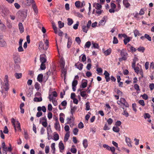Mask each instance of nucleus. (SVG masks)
I'll return each instance as SVG.
<instances>
[{
  "label": "nucleus",
  "instance_id": "nucleus-1",
  "mask_svg": "<svg viewBox=\"0 0 154 154\" xmlns=\"http://www.w3.org/2000/svg\"><path fill=\"white\" fill-rule=\"evenodd\" d=\"M27 10L24 9L22 11H19L17 14L20 16L22 19H24L27 16Z\"/></svg>",
  "mask_w": 154,
  "mask_h": 154
},
{
  "label": "nucleus",
  "instance_id": "nucleus-2",
  "mask_svg": "<svg viewBox=\"0 0 154 154\" xmlns=\"http://www.w3.org/2000/svg\"><path fill=\"white\" fill-rule=\"evenodd\" d=\"M139 66L135 67V66L134 67H132L133 68L135 72L137 74L139 73L141 75H142L143 73V72L142 69L141 68V66L140 65H139Z\"/></svg>",
  "mask_w": 154,
  "mask_h": 154
},
{
  "label": "nucleus",
  "instance_id": "nucleus-3",
  "mask_svg": "<svg viewBox=\"0 0 154 154\" xmlns=\"http://www.w3.org/2000/svg\"><path fill=\"white\" fill-rule=\"evenodd\" d=\"M13 58L15 63H18L20 62V59L18 55L14 54L13 56Z\"/></svg>",
  "mask_w": 154,
  "mask_h": 154
},
{
  "label": "nucleus",
  "instance_id": "nucleus-4",
  "mask_svg": "<svg viewBox=\"0 0 154 154\" xmlns=\"http://www.w3.org/2000/svg\"><path fill=\"white\" fill-rule=\"evenodd\" d=\"M103 51L104 55L107 56L110 54L111 52V49H103Z\"/></svg>",
  "mask_w": 154,
  "mask_h": 154
},
{
  "label": "nucleus",
  "instance_id": "nucleus-5",
  "mask_svg": "<svg viewBox=\"0 0 154 154\" xmlns=\"http://www.w3.org/2000/svg\"><path fill=\"white\" fill-rule=\"evenodd\" d=\"M104 74L105 75V77L106 79V82H108L110 80L109 73L107 71H105L104 72Z\"/></svg>",
  "mask_w": 154,
  "mask_h": 154
},
{
  "label": "nucleus",
  "instance_id": "nucleus-6",
  "mask_svg": "<svg viewBox=\"0 0 154 154\" xmlns=\"http://www.w3.org/2000/svg\"><path fill=\"white\" fill-rule=\"evenodd\" d=\"M19 29L20 33H23L24 31V28L23 24L21 23H19L18 24Z\"/></svg>",
  "mask_w": 154,
  "mask_h": 154
},
{
  "label": "nucleus",
  "instance_id": "nucleus-7",
  "mask_svg": "<svg viewBox=\"0 0 154 154\" xmlns=\"http://www.w3.org/2000/svg\"><path fill=\"white\" fill-rule=\"evenodd\" d=\"M55 128L56 130L57 131H60V126L59 122L58 121H57L54 124Z\"/></svg>",
  "mask_w": 154,
  "mask_h": 154
},
{
  "label": "nucleus",
  "instance_id": "nucleus-8",
  "mask_svg": "<svg viewBox=\"0 0 154 154\" xmlns=\"http://www.w3.org/2000/svg\"><path fill=\"white\" fill-rule=\"evenodd\" d=\"M93 5V6L96 9H101L102 7V5L98 3H94Z\"/></svg>",
  "mask_w": 154,
  "mask_h": 154
},
{
  "label": "nucleus",
  "instance_id": "nucleus-9",
  "mask_svg": "<svg viewBox=\"0 0 154 154\" xmlns=\"http://www.w3.org/2000/svg\"><path fill=\"white\" fill-rule=\"evenodd\" d=\"M125 141L128 146L132 147V146L131 143V142L130 139L128 137H126Z\"/></svg>",
  "mask_w": 154,
  "mask_h": 154
},
{
  "label": "nucleus",
  "instance_id": "nucleus-10",
  "mask_svg": "<svg viewBox=\"0 0 154 154\" xmlns=\"http://www.w3.org/2000/svg\"><path fill=\"white\" fill-rule=\"evenodd\" d=\"M123 5L126 8H128L130 6V4L128 2L127 0H123Z\"/></svg>",
  "mask_w": 154,
  "mask_h": 154
},
{
  "label": "nucleus",
  "instance_id": "nucleus-11",
  "mask_svg": "<svg viewBox=\"0 0 154 154\" xmlns=\"http://www.w3.org/2000/svg\"><path fill=\"white\" fill-rule=\"evenodd\" d=\"M43 55H41L40 56V60L41 63H45L46 60L45 57H43Z\"/></svg>",
  "mask_w": 154,
  "mask_h": 154
},
{
  "label": "nucleus",
  "instance_id": "nucleus-12",
  "mask_svg": "<svg viewBox=\"0 0 154 154\" xmlns=\"http://www.w3.org/2000/svg\"><path fill=\"white\" fill-rule=\"evenodd\" d=\"M5 85L6 86L8 87V76L7 75H5V79L4 81Z\"/></svg>",
  "mask_w": 154,
  "mask_h": 154
},
{
  "label": "nucleus",
  "instance_id": "nucleus-13",
  "mask_svg": "<svg viewBox=\"0 0 154 154\" xmlns=\"http://www.w3.org/2000/svg\"><path fill=\"white\" fill-rule=\"evenodd\" d=\"M92 48H98L99 47L98 44L93 41L91 42Z\"/></svg>",
  "mask_w": 154,
  "mask_h": 154
},
{
  "label": "nucleus",
  "instance_id": "nucleus-14",
  "mask_svg": "<svg viewBox=\"0 0 154 154\" xmlns=\"http://www.w3.org/2000/svg\"><path fill=\"white\" fill-rule=\"evenodd\" d=\"M69 133V132H68L66 134L64 138V141L65 142H66L68 140L70 136Z\"/></svg>",
  "mask_w": 154,
  "mask_h": 154
},
{
  "label": "nucleus",
  "instance_id": "nucleus-15",
  "mask_svg": "<svg viewBox=\"0 0 154 154\" xmlns=\"http://www.w3.org/2000/svg\"><path fill=\"white\" fill-rule=\"evenodd\" d=\"M17 121H16L14 119V118H12L11 119V122L13 125H14V127L15 131H16L17 130L16 127V124H17Z\"/></svg>",
  "mask_w": 154,
  "mask_h": 154
},
{
  "label": "nucleus",
  "instance_id": "nucleus-16",
  "mask_svg": "<svg viewBox=\"0 0 154 154\" xmlns=\"http://www.w3.org/2000/svg\"><path fill=\"white\" fill-rule=\"evenodd\" d=\"M131 38H132L130 37H127L126 38H125L123 40L124 44L126 45L128 43L130 42Z\"/></svg>",
  "mask_w": 154,
  "mask_h": 154
},
{
  "label": "nucleus",
  "instance_id": "nucleus-17",
  "mask_svg": "<svg viewBox=\"0 0 154 154\" xmlns=\"http://www.w3.org/2000/svg\"><path fill=\"white\" fill-rule=\"evenodd\" d=\"M59 146L60 149L63 150L64 149V144L62 141H60L59 144Z\"/></svg>",
  "mask_w": 154,
  "mask_h": 154
},
{
  "label": "nucleus",
  "instance_id": "nucleus-18",
  "mask_svg": "<svg viewBox=\"0 0 154 154\" xmlns=\"http://www.w3.org/2000/svg\"><path fill=\"white\" fill-rule=\"evenodd\" d=\"M32 5L33 9L34 11V12L36 13H38V11L37 7L36 5L34 3L32 4Z\"/></svg>",
  "mask_w": 154,
  "mask_h": 154
},
{
  "label": "nucleus",
  "instance_id": "nucleus-19",
  "mask_svg": "<svg viewBox=\"0 0 154 154\" xmlns=\"http://www.w3.org/2000/svg\"><path fill=\"white\" fill-rule=\"evenodd\" d=\"M83 144L85 148H86L88 146V141L86 139H84L83 140Z\"/></svg>",
  "mask_w": 154,
  "mask_h": 154
},
{
  "label": "nucleus",
  "instance_id": "nucleus-20",
  "mask_svg": "<svg viewBox=\"0 0 154 154\" xmlns=\"http://www.w3.org/2000/svg\"><path fill=\"white\" fill-rule=\"evenodd\" d=\"M43 77V75L42 74H39L38 76L37 79L39 82H42Z\"/></svg>",
  "mask_w": 154,
  "mask_h": 154
},
{
  "label": "nucleus",
  "instance_id": "nucleus-21",
  "mask_svg": "<svg viewBox=\"0 0 154 154\" xmlns=\"http://www.w3.org/2000/svg\"><path fill=\"white\" fill-rule=\"evenodd\" d=\"M138 59L136 57H134L133 60V62L132 63V67H134L135 66L136 62L138 61Z\"/></svg>",
  "mask_w": 154,
  "mask_h": 154
},
{
  "label": "nucleus",
  "instance_id": "nucleus-22",
  "mask_svg": "<svg viewBox=\"0 0 154 154\" xmlns=\"http://www.w3.org/2000/svg\"><path fill=\"white\" fill-rule=\"evenodd\" d=\"M82 90L79 89L78 90V91H80V95L81 96L83 97H84L86 95V92L85 91H82Z\"/></svg>",
  "mask_w": 154,
  "mask_h": 154
},
{
  "label": "nucleus",
  "instance_id": "nucleus-23",
  "mask_svg": "<svg viewBox=\"0 0 154 154\" xmlns=\"http://www.w3.org/2000/svg\"><path fill=\"white\" fill-rule=\"evenodd\" d=\"M82 28L83 31L86 33L87 32L89 29L86 26L84 25L82 26Z\"/></svg>",
  "mask_w": 154,
  "mask_h": 154
},
{
  "label": "nucleus",
  "instance_id": "nucleus-24",
  "mask_svg": "<svg viewBox=\"0 0 154 154\" xmlns=\"http://www.w3.org/2000/svg\"><path fill=\"white\" fill-rule=\"evenodd\" d=\"M4 87L3 86L2 83H0V91L1 92L2 94L4 92Z\"/></svg>",
  "mask_w": 154,
  "mask_h": 154
},
{
  "label": "nucleus",
  "instance_id": "nucleus-25",
  "mask_svg": "<svg viewBox=\"0 0 154 154\" xmlns=\"http://www.w3.org/2000/svg\"><path fill=\"white\" fill-rule=\"evenodd\" d=\"M67 24L69 26H71L73 23L72 20L70 18H68L67 19Z\"/></svg>",
  "mask_w": 154,
  "mask_h": 154
},
{
  "label": "nucleus",
  "instance_id": "nucleus-26",
  "mask_svg": "<svg viewBox=\"0 0 154 154\" xmlns=\"http://www.w3.org/2000/svg\"><path fill=\"white\" fill-rule=\"evenodd\" d=\"M51 74V72L50 71H48L44 75V78L46 80L48 79L49 76Z\"/></svg>",
  "mask_w": 154,
  "mask_h": 154
},
{
  "label": "nucleus",
  "instance_id": "nucleus-27",
  "mask_svg": "<svg viewBox=\"0 0 154 154\" xmlns=\"http://www.w3.org/2000/svg\"><path fill=\"white\" fill-rule=\"evenodd\" d=\"M87 82L86 80L84 82H82V88H85L87 85Z\"/></svg>",
  "mask_w": 154,
  "mask_h": 154
},
{
  "label": "nucleus",
  "instance_id": "nucleus-28",
  "mask_svg": "<svg viewBox=\"0 0 154 154\" xmlns=\"http://www.w3.org/2000/svg\"><path fill=\"white\" fill-rule=\"evenodd\" d=\"M113 131L116 132H118L120 131V128L118 127H114L113 128Z\"/></svg>",
  "mask_w": 154,
  "mask_h": 154
},
{
  "label": "nucleus",
  "instance_id": "nucleus-29",
  "mask_svg": "<svg viewBox=\"0 0 154 154\" xmlns=\"http://www.w3.org/2000/svg\"><path fill=\"white\" fill-rule=\"evenodd\" d=\"M60 63L61 64V66L62 67H64L65 66V62L63 59V58H61L60 60Z\"/></svg>",
  "mask_w": 154,
  "mask_h": 154
},
{
  "label": "nucleus",
  "instance_id": "nucleus-30",
  "mask_svg": "<svg viewBox=\"0 0 154 154\" xmlns=\"http://www.w3.org/2000/svg\"><path fill=\"white\" fill-rule=\"evenodd\" d=\"M22 74L21 73H16L15 74V77L17 79L21 78L22 77Z\"/></svg>",
  "mask_w": 154,
  "mask_h": 154
},
{
  "label": "nucleus",
  "instance_id": "nucleus-31",
  "mask_svg": "<svg viewBox=\"0 0 154 154\" xmlns=\"http://www.w3.org/2000/svg\"><path fill=\"white\" fill-rule=\"evenodd\" d=\"M72 40L69 37L68 38V44H67V47L68 48H70V46L72 44Z\"/></svg>",
  "mask_w": 154,
  "mask_h": 154
},
{
  "label": "nucleus",
  "instance_id": "nucleus-32",
  "mask_svg": "<svg viewBox=\"0 0 154 154\" xmlns=\"http://www.w3.org/2000/svg\"><path fill=\"white\" fill-rule=\"evenodd\" d=\"M77 107L76 106L72 107L71 108V113L72 115L73 113L76 110Z\"/></svg>",
  "mask_w": 154,
  "mask_h": 154
},
{
  "label": "nucleus",
  "instance_id": "nucleus-33",
  "mask_svg": "<svg viewBox=\"0 0 154 154\" xmlns=\"http://www.w3.org/2000/svg\"><path fill=\"white\" fill-rule=\"evenodd\" d=\"M58 26L60 28H61L64 26V23L61 21H59L58 22Z\"/></svg>",
  "mask_w": 154,
  "mask_h": 154
},
{
  "label": "nucleus",
  "instance_id": "nucleus-34",
  "mask_svg": "<svg viewBox=\"0 0 154 154\" xmlns=\"http://www.w3.org/2000/svg\"><path fill=\"white\" fill-rule=\"evenodd\" d=\"M134 34L135 37H136L137 35L139 36L140 35V34L139 31L137 29L134 31Z\"/></svg>",
  "mask_w": 154,
  "mask_h": 154
},
{
  "label": "nucleus",
  "instance_id": "nucleus-35",
  "mask_svg": "<svg viewBox=\"0 0 154 154\" xmlns=\"http://www.w3.org/2000/svg\"><path fill=\"white\" fill-rule=\"evenodd\" d=\"M91 44V42L90 41L86 42L85 44V48H89Z\"/></svg>",
  "mask_w": 154,
  "mask_h": 154
},
{
  "label": "nucleus",
  "instance_id": "nucleus-36",
  "mask_svg": "<svg viewBox=\"0 0 154 154\" xmlns=\"http://www.w3.org/2000/svg\"><path fill=\"white\" fill-rule=\"evenodd\" d=\"M145 119L149 118L150 117V115L148 113H145L143 115Z\"/></svg>",
  "mask_w": 154,
  "mask_h": 154
},
{
  "label": "nucleus",
  "instance_id": "nucleus-37",
  "mask_svg": "<svg viewBox=\"0 0 154 154\" xmlns=\"http://www.w3.org/2000/svg\"><path fill=\"white\" fill-rule=\"evenodd\" d=\"M59 139V136L57 134H55L54 135V140L57 141Z\"/></svg>",
  "mask_w": 154,
  "mask_h": 154
},
{
  "label": "nucleus",
  "instance_id": "nucleus-38",
  "mask_svg": "<svg viewBox=\"0 0 154 154\" xmlns=\"http://www.w3.org/2000/svg\"><path fill=\"white\" fill-rule=\"evenodd\" d=\"M34 101L35 102H40L42 100V99L41 97L40 98L38 97H35L34 99Z\"/></svg>",
  "mask_w": 154,
  "mask_h": 154
},
{
  "label": "nucleus",
  "instance_id": "nucleus-39",
  "mask_svg": "<svg viewBox=\"0 0 154 154\" xmlns=\"http://www.w3.org/2000/svg\"><path fill=\"white\" fill-rule=\"evenodd\" d=\"M55 143H53L51 144V149L53 150V153H54L55 152Z\"/></svg>",
  "mask_w": 154,
  "mask_h": 154
},
{
  "label": "nucleus",
  "instance_id": "nucleus-40",
  "mask_svg": "<svg viewBox=\"0 0 154 154\" xmlns=\"http://www.w3.org/2000/svg\"><path fill=\"white\" fill-rule=\"evenodd\" d=\"M75 6L77 8H79L80 6V1H77L75 2Z\"/></svg>",
  "mask_w": 154,
  "mask_h": 154
},
{
  "label": "nucleus",
  "instance_id": "nucleus-41",
  "mask_svg": "<svg viewBox=\"0 0 154 154\" xmlns=\"http://www.w3.org/2000/svg\"><path fill=\"white\" fill-rule=\"evenodd\" d=\"M103 10H101V9H97L96 11V12L97 14L99 15L101 14Z\"/></svg>",
  "mask_w": 154,
  "mask_h": 154
},
{
  "label": "nucleus",
  "instance_id": "nucleus-42",
  "mask_svg": "<svg viewBox=\"0 0 154 154\" xmlns=\"http://www.w3.org/2000/svg\"><path fill=\"white\" fill-rule=\"evenodd\" d=\"M122 114L127 117L129 116V114L126 110H123V112Z\"/></svg>",
  "mask_w": 154,
  "mask_h": 154
},
{
  "label": "nucleus",
  "instance_id": "nucleus-43",
  "mask_svg": "<svg viewBox=\"0 0 154 154\" xmlns=\"http://www.w3.org/2000/svg\"><path fill=\"white\" fill-rule=\"evenodd\" d=\"M23 41V40L22 39H20V40L19 42V47L18 48H23L22 47V42Z\"/></svg>",
  "mask_w": 154,
  "mask_h": 154
},
{
  "label": "nucleus",
  "instance_id": "nucleus-44",
  "mask_svg": "<svg viewBox=\"0 0 154 154\" xmlns=\"http://www.w3.org/2000/svg\"><path fill=\"white\" fill-rule=\"evenodd\" d=\"M79 131L78 129L77 128H75L73 130V133L75 135L77 134L78 132Z\"/></svg>",
  "mask_w": 154,
  "mask_h": 154
},
{
  "label": "nucleus",
  "instance_id": "nucleus-45",
  "mask_svg": "<svg viewBox=\"0 0 154 154\" xmlns=\"http://www.w3.org/2000/svg\"><path fill=\"white\" fill-rule=\"evenodd\" d=\"M62 72L63 74V75L65 77L66 74V70L65 69L64 67L62 68Z\"/></svg>",
  "mask_w": 154,
  "mask_h": 154
},
{
  "label": "nucleus",
  "instance_id": "nucleus-46",
  "mask_svg": "<svg viewBox=\"0 0 154 154\" xmlns=\"http://www.w3.org/2000/svg\"><path fill=\"white\" fill-rule=\"evenodd\" d=\"M17 126H16V128H17L19 130H20V131H21V129L20 128V123L18 122V121L17 122Z\"/></svg>",
  "mask_w": 154,
  "mask_h": 154
},
{
  "label": "nucleus",
  "instance_id": "nucleus-47",
  "mask_svg": "<svg viewBox=\"0 0 154 154\" xmlns=\"http://www.w3.org/2000/svg\"><path fill=\"white\" fill-rule=\"evenodd\" d=\"M75 41L79 44L81 42V39L79 37H76L75 38Z\"/></svg>",
  "mask_w": 154,
  "mask_h": 154
},
{
  "label": "nucleus",
  "instance_id": "nucleus-48",
  "mask_svg": "<svg viewBox=\"0 0 154 154\" xmlns=\"http://www.w3.org/2000/svg\"><path fill=\"white\" fill-rule=\"evenodd\" d=\"M49 151V146H46L45 147V152L46 153L48 154Z\"/></svg>",
  "mask_w": 154,
  "mask_h": 154
},
{
  "label": "nucleus",
  "instance_id": "nucleus-49",
  "mask_svg": "<svg viewBox=\"0 0 154 154\" xmlns=\"http://www.w3.org/2000/svg\"><path fill=\"white\" fill-rule=\"evenodd\" d=\"M86 108L85 109L87 110H88L90 109V105L89 103L88 102H87L86 103Z\"/></svg>",
  "mask_w": 154,
  "mask_h": 154
},
{
  "label": "nucleus",
  "instance_id": "nucleus-50",
  "mask_svg": "<svg viewBox=\"0 0 154 154\" xmlns=\"http://www.w3.org/2000/svg\"><path fill=\"white\" fill-rule=\"evenodd\" d=\"M144 35L145 38L147 39L149 41H151V37L149 35L147 34H145Z\"/></svg>",
  "mask_w": 154,
  "mask_h": 154
},
{
  "label": "nucleus",
  "instance_id": "nucleus-51",
  "mask_svg": "<svg viewBox=\"0 0 154 154\" xmlns=\"http://www.w3.org/2000/svg\"><path fill=\"white\" fill-rule=\"evenodd\" d=\"M48 99L50 101H51L54 99V97L51 94H49L48 96Z\"/></svg>",
  "mask_w": 154,
  "mask_h": 154
},
{
  "label": "nucleus",
  "instance_id": "nucleus-52",
  "mask_svg": "<svg viewBox=\"0 0 154 154\" xmlns=\"http://www.w3.org/2000/svg\"><path fill=\"white\" fill-rule=\"evenodd\" d=\"M118 41L117 38L115 37H113V43L114 44H116L118 43Z\"/></svg>",
  "mask_w": 154,
  "mask_h": 154
},
{
  "label": "nucleus",
  "instance_id": "nucleus-53",
  "mask_svg": "<svg viewBox=\"0 0 154 154\" xmlns=\"http://www.w3.org/2000/svg\"><path fill=\"white\" fill-rule=\"evenodd\" d=\"M121 55L122 57H127V54L123 50L121 52Z\"/></svg>",
  "mask_w": 154,
  "mask_h": 154
},
{
  "label": "nucleus",
  "instance_id": "nucleus-54",
  "mask_svg": "<svg viewBox=\"0 0 154 154\" xmlns=\"http://www.w3.org/2000/svg\"><path fill=\"white\" fill-rule=\"evenodd\" d=\"M78 84V82L77 80H74L72 82V86H76Z\"/></svg>",
  "mask_w": 154,
  "mask_h": 154
},
{
  "label": "nucleus",
  "instance_id": "nucleus-55",
  "mask_svg": "<svg viewBox=\"0 0 154 154\" xmlns=\"http://www.w3.org/2000/svg\"><path fill=\"white\" fill-rule=\"evenodd\" d=\"M3 152L4 153H5V154H7V151L8 150V148L6 146L3 147Z\"/></svg>",
  "mask_w": 154,
  "mask_h": 154
},
{
  "label": "nucleus",
  "instance_id": "nucleus-56",
  "mask_svg": "<svg viewBox=\"0 0 154 154\" xmlns=\"http://www.w3.org/2000/svg\"><path fill=\"white\" fill-rule=\"evenodd\" d=\"M78 127L79 128H82L84 127V125L82 122H81L78 124Z\"/></svg>",
  "mask_w": 154,
  "mask_h": 154
},
{
  "label": "nucleus",
  "instance_id": "nucleus-57",
  "mask_svg": "<svg viewBox=\"0 0 154 154\" xmlns=\"http://www.w3.org/2000/svg\"><path fill=\"white\" fill-rule=\"evenodd\" d=\"M47 134H50L52 132V131L51 129L50 126L47 128Z\"/></svg>",
  "mask_w": 154,
  "mask_h": 154
},
{
  "label": "nucleus",
  "instance_id": "nucleus-58",
  "mask_svg": "<svg viewBox=\"0 0 154 154\" xmlns=\"http://www.w3.org/2000/svg\"><path fill=\"white\" fill-rule=\"evenodd\" d=\"M134 88L137 91H140V88L139 86L137 84H135L134 85Z\"/></svg>",
  "mask_w": 154,
  "mask_h": 154
},
{
  "label": "nucleus",
  "instance_id": "nucleus-59",
  "mask_svg": "<svg viewBox=\"0 0 154 154\" xmlns=\"http://www.w3.org/2000/svg\"><path fill=\"white\" fill-rule=\"evenodd\" d=\"M91 20H90L88 21L87 26H86L88 29H89L91 26Z\"/></svg>",
  "mask_w": 154,
  "mask_h": 154
},
{
  "label": "nucleus",
  "instance_id": "nucleus-60",
  "mask_svg": "<svg viewBox=\"0 0 154 154\" xmlns=\"http://www.w3.org/2000/svg\"><path fill=\"white\" fill-rule=\"evenodd\" d=\"M103 147L106 149L108 150H109L110 147L108 145L106 144H104L103 145Z\"/></svg>",
  "mask_w": 154,
  "mask_h": 154
},
{
  "label": "nucleus",
  "instance_id": "nucleus-61",
  "mask_svg": "<svg viewBox=\"0 0 154 154\" xmlns=\"http://www.w3.org/2000/svg\"><path fill=\"white\" fill-rule=\"evenodd\" d=\"M132 107L133 110L135 112H136L137 109H136V104L133 103L132 105Z\"/></svg>",
  "mask_w": 154,
  "mask_h": 154
},
{
  "label": "nucleus",
  "instance_id": "nucleus-62",
  "mask_svg": "<svg viewBox=\"0 0 154 154\" xmlns=\"http://www.w3.org/2000/svg\"><path fill=\"white\" fill-rule=\"evenodd\" d=\"M110 129V128L107 125V124L105 125L104 126L103 128V129L104 130H109Z\"/></svg>",
  "mask_w": 154,
  "mask_h": 154
},
{
  "label": "nucleus",
  "instance_id": "nucleus-63",
  "mask_svg": "<svg viewBox=\"0 0 154 154\" xmlns=\"http://www.w3.org/2000/svg\"><path fill=\"white\" fill-rule=\"evenodd\" d=\"M48 117L49 119H50L52 117V114L51 112H49L48 114Z\"/></svg>",
  "mask_w": 154,
  "mask_h": 154
},
{
  "label": "nucleus",
  "instance_id": "nucleus-64",
  "mask_svg": "<svg viewBox=\"0 0 154 154\" xmlns=\"http://www.w3.org/2000/svg\"><path fill=\"white\" fill-rule=\"evenodd\" d=\"M107 122L109 125H110L113 122V120L112 119L110 118L107 120Z\"/></svg>",
  "mask_w": 154,
  "mask_h": 154
}]
</instances>
